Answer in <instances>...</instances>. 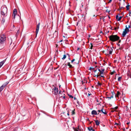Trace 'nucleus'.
Here are the masks:
<instances>
[{"mask_svg":"<svg viewBox=\"0 0 131 131\" xmlns=\"http://www.w3.org/2000/svg\"><path fill=\"white\" fill-rule=\"evenodd\" d=\"M120 9H121L122 8H124L123 7H120Z\"/></svg>","mask_w":131,"mask_h":131,"instance_id":"nucleus-56","label":"nucleus"},{"mask_svg":"<svg viewBox=\"0 0 131 131\" xmlns=\"http://www.w3.org/2000/svg\"><path fill=\"white\" fill-rule=\"evenodd\" d=\"M62 41H63V40H61L60 41V42H62Z\"/></svg>","mask_w":131,"mask_h":131,"instance_id":"nucleus-62","label":"nucleus"},{"mask_svg":"<svg viewBox=\"0 0 131 131\" xmlns=\"http://www.w3.org/2000/svg\"><path fill=\"white\" fill-rule=\"evenodd\" d=\"M117 45H118V47H119V46H120V44H119L118 43H117Z\"/></svg>","mask_w":131,"mask_h":131,"instance_id":"nucleus-51","label":"nucleus"},{"mask_svg":"<svg viewBox=\"0 0 131 131\" xmlns=\"http://www.w3.org/2000/svg\"><path fill=\"white\" fill-rule=\"evenodd\" d=\"M92 131H95V130L93 129H92Z\"/></svg>","mask_w":131,"mask_h":131,"instance_id":"nucleus-60","label":"nucleus"},{"mask_svg":"<svg viewBox=\"0 0 131 131\" xmlns=\"http://www.w3.org/2000/svg\"><path fill=\"white\" fill-rule=\"evenodd\" d=\"M94 77H96V78H97L98 77L100 76V75L98 74V73H96V74H94Z\"/></svg>","mask_w":131,"mask_h":131,"instance_id":"nucleus-20","label":"nucleus"},{"mask_svg":"<svg viewBox=\"0 0 131 131\" xmlns=\"http://www.w3.org/2000/svg\"><path fill=\"white\" fill-rule=\"evenodd\" d=\"M6 37L4 34L1 35L0 36V43H3L5 40Z\"/></svg>","mask_w":131,"mask_h":131,"instance_id":"nucleus-3","label":"nucleus"},{"mask_svg":"<svg viewBox=\"0 0 131 131\" xmlns=\"http://www.w3.org/2000/svg\"><path fill=\"white\" fill-rule=\"evenodd\" d=\"M105 17H103L102 18V19L103 20V22H105V19L104 18Z\"/></svg>","mask_w":131,"mask_h":131,"instance_id":"nucleus-35","label":"nucleus"},{"mask_svg":"<svg viewBox=\"0 0 131 131\" xmlns=\"http://www.w3.org/2000/svg\"><path fill=\"white\" fill-rule=\"evenodd\" d=\"M20 32V30H18L17 31V33H19Z\"/></svg>","mask_w":131,"mask_h":131,"instance_id":"nucleus-52","label":"nucleus"},{"mask_svg":"<svg viewBox=\"0 0 131 131\" xmlns=\"http://www.w3.org/2000/svg\"><path fill=\"white\" fill-rule=\"evenodd\" d=\"M117 29V28H116V27H115V30H116Z\"/></svg>","mask_w":131,"mask_h":131,"instance_id":"nucleus-63","label":"nucleus"},{"mask_svg":"<svg viewBox=\"0 0 131 131\" xmlns=\"http://www.w3.org/2000/svg\"><path fill=\"white\" fill-rule=\"evenodd\" d=\"M110 10L107 9L106 11V12L109 13L110 12Z\"/></svg>","mask_w":131,"mask_h":131,"instance_id":"nucleus-40","label":"nucleus"},{"mask_svg":"<svg viewBox=\"0 0 131 131\" xmlns=\"http://www.w3.org/2000/svg\"><path fill=\"white\" fill-rule=\"evenodd\" d=\"M119 16L118 15H117L116 16V18L118 20V18H119Z\"/></svg>","mask_w":131,"mask_h":131,"instance_id":"nucleus-37","label":"nucleus"},{"mask_svg":"<svg viewBox=\"0 0 131 131\" xmlns=\"http://www.w3.org/2000/svg\"><path fill=\"white\" fill-rule=\"evenodd\" d=\"M128 14H127L126 16V17H128Z\"/></svg>","mask_w":131,"mask_h":131,"instance_id":"nucleus-58","label":"nucleus"},{"mask_svg":"<svg viewBox=\"0 0 131 131\" xmlns=\"http://www.w3.org/2000/svg\"><path fill=\"white\" fill-rule=\"evenodd\" d=\"M109 31H107L106 32V33H108L109 32Z\"/></svg>","mask_w":131,"mask_h":131,"instance_id":"nucleus-55","label":"nucleus"},{"mask_svg":"<svg viewBox=\"0 0 131 131\" xmlns=\"http://www.w3.org/2000/svg\"><path fill=\"white\" fill-rule=\"evenodd\" d=\"M75 110L74 109V110H73L72 111V112H71L72 113V115H73L75 114V113L74 112Z\"/></svg>","mask_w":131,"mask_h":131,"instance_id":"nucleus-26","label":"nucleus"},{"mask_svg":"<svg viewBox=\"0 0 131 131\" xmlns=\"http://www.w3.org/2000/svg\"><path fill=\"white\" fill-rule=\"evenodd\" d=\"M107 52L106 54V55H108L109 54H112L113 49L111 47L107 48Z\"/></svg>","mask_w":131,"mask_h":131,"instance_id":"nucleus-6","label":"nucleus"},{"mask_svg":"<svg viewBox=\"0 0 131 131\" xmlns=\"http://www.w3.org/2000/svg\"><path fill=\"white\" fill-rule=\"evenodd\" d=\"M119 40V41H118V43H120L121 42V40L120 39H119L118 40Z\"/></svg>","mask_w":131,"mask_h":131,"instance_id":"nucleus-50","label":"nucleus"},{"mask_svg":"<svg viewBox=\"0 0 131 131\" xmlns=\"http://www.w3.org/2000/svg\"><path fill=\"white\" fill-rule=\"evenodd\" d=\"M77 60V59H73L72 60H71V62L72 63L74 61H75Z\"/></svg>","mask_w":131,"mask_h":131,"instance_id":"nucleus-28","label":"nucleus"},{"mask_svg":"<svg viewBox=\"0 0 131 131\" xmlns=\"http://www.w3.org/2000/svg\"><path fill=\"white\" fill-rule=\"evenodd\" d=\"M80 49V48H77V50H79Z\"/></svg>","mask_w":131,"mask_h":131,"instance_id":"nucleus-61","label":"nucleus"},{"mask_svg":"<svg viewBox=\"0 0 131 131\" xmlns=\"http://www.w3.org/2000/svg\"><path fill=\"white\" fill-rule=\"evenodd\" d=\"M69 97L70 98H73V96L71 95H69Z\"/></svg>","mask_w":131,"mask_h":131,"instance_id":"nucleus-38","label":"nucleus"},{"mask_svg":"<svg viewBox=\"0 0 131 131\" xmlns=\"http://www.w3.org/2000/svg\"><path fill=\"white\" fill-rule=\"evenodd\" d=\"M7 8L5 7L2 6L1 14L4 16H6L7 14Z\"/></svg>","mask_w":131,"mask_h":131,"instance_id":"nucleus-2","label":"nucleus"},{"mask_svg":"<svg viewBox=\"0 0 131 131\" xmlns=\"http://www.w3.org/2000/svg\"><path fill=\"white\" fill-rule=\"evenodd\" d=\"M53 90L54 91L53 94L56 95H57L58 93V89L56 87L54 86V88L53 89Z\"/></svg>","mask_w":131,"mask_h":131,"instance_id":"nucleus-8","label":"nucleus"},{"mask_svg":"<svg viewBox=\"0 0 131 131\" xmlns=\"http://www.w3.org/2000/svg\"><path fill=\"white\" fill-rule=\"evenodd\" d=\"M122 77H119L118 79V81H120L121 79H122Z\"/></svg>","mask_w":131,"mask_h":131,"instance_id":"nucleus-27","label":"nucleus"},{"mask_svg":"<svg viewBox=\"0 0 131 131\" xmlns=\"http://www.w3.org/2000/svg\"><path fill=\"white\" fill-rule=\"evenodd\" d=\"M101 71L100 72V77L104 78V76L103 75V72L105 71V69L104 68H102L101 69Z\"/></svg>","mask_w":131,"mask_h":131,"instance_id":"nucleus-9","label":"nucleus"},{"mask_svg":"<svg viewBox=\"0 0 131 131\" xmlns=\"http://www.w3.org/2000/svg\"><path fill=\"white\" fill-rule=\"evenodd\" d=\"M101 112L103 113L104 114H106L107 113L106 111L105 110H104L103 108H102L101 110Z\"/></svg>","mask_w":131,"mask_h":131,"instance_id":"nucleus-13","label":"nucleus"},{"mask_svg":"<svg viewBox=\"0 0 131 131\" xmlns=\"http://www.w3.org/2000/svg\"><path fill=\"white\" fill-rule=\"evenodd\" d=\"M115 111V110L113 108H112L111 111L112 112H114Z\"/></svg>","mask_w":131,"mask_h":131,"instance_id":"nucleus-31","label":"nucleus"},{"mask_svg":"<svg viewBox=\"0 0 131 131\" xmlns=\"http://www.w3.org/2000/svg\"><path fill=\"white\" fill-rule=\"evenodd\" d=\"M88 130L89 131L92 130L93 129L92 127L91 126H90L88 128Z\"/></svg>","mask_w":131,"mask_h":131,"instance_id":"nucleus-22","label":"nucleus"},{"mask_svg":"<svg viewBox=\"0 0 131 131\" xmlns=\"http://www.w3.org/2000/svg\"><path fill=\"white\" fill-rule=\"evenodd\" d=\"M66 57V55H64L63 58H62L63 60L65 59Z\"/></svg>","mask_w":131,"mask_h":131,"instance_id":"nucleus-30","label":"nucleus"},{"mask_svg":"<svg viewBox=\"0 0 131 131\" xmlns=\"http://www.w3.org/2000/svg\"><path fill=\"white\" fill-rule=\"evenodd\" d=\"M8 83L9 82H7L0 87V92L2 91L3 89Z\"/></svg>","mask_w":131,"mask_h":131,"instance_id":"nucleus-5","label":"nucleus"},{"mask_svg":"<svg viewBox=\"0 0 131 131\" xmlns=\"http://www.w3.org/2000/svg\"><path fill=\"white\" fill-rule=\"evenodd\" d=\"M5 22V19H3V18H2V22L3 23Z\"/></svg>","mask_w":131,"mask_h":131,"instance_id":"nucleus-34","label":"nucleus"},{"mask_svg":"<svg viewBox=\"0 0 131 131\" xmlns=\"http://www.w3.org/2000/svg\"><path fill=\"white\" fill-rule=\"evenodd\" d=\"M124 108H126V111H127V110H128V109H127V108H128V107L127 106H124Z\"/></svg>","mask_w":131,"mask_h":131,"instance_id":"nucleus-42","label":"nucleus"},{"mask_svg":"<svg viewBox=\"0 0 131 131\" xmlns=\"http://www.w3.org/2000/svg\"><path fill=\"white\" fill-rule=\"evenodd\" d=\"M110 40L112 42H114L118 40L119 38V37L117 35H112L109 36Z\"/></svg>","mask_w":131,"mask_h":131,"instance_id":"nucleus-1","label":"nucleus"},{"mask_svg":"<svg viewBox=\"0 0 131 131\" xmlns=\"http://www.w3.org/2000/svg\"><path fill=\"white\" fill-rule=\"evenodd\" d=\"M98 70H99V71L100 72L101 71V69H98Z\"/></svg>","mask_w":131,"mask_h":131,"instance_id":"nucleus-49","label":"nucleus"},{"mask_svg":"<svg viewBox=\"0 0 131 131\" xmlns=\"http://www.w3.org/2000/svg\"><path fill=\"white\" fill-rule=\"evenodd\" d=\"M67 114L68 116H69V113L68 112L67 113Z\"/></svg>","mask_w":131,"mask_h":131,"instance_id":"nucleus-57","label":"nucleus"},{"mask_svg":"<svg viewBox=\"0 0 131 131\" xmlns=\"http://www.w3.org/2000/svg\"><path fill=\"white\" fill-rule=\"evenodd\" d=\"M118 108V106H116L114 108H113L115 110H116Z\"/></svg>","mask_w":131,"mask_h":131,"instance_id":"nucleus-39","label":"nucleus"},{"mask_svg":"<svg viewBox=\"0 0 131 131\" xmlns=\"http://www.w3.org/2000/svg\"><path fill=\"white\" fill-rule=\"evenodd\" d=\"M116 61H117L116 60H114V62H116Z\"/></svg>","mask_w":131,"mask_h":131,"instance_id":"nucleus-59","label":"nucleus"},{"mask_svg":"<svg viewBox=\"0 0 131 131\" xmlns=\"http://www.w3.org/2000/svg\"><path fill=\"white\" fill-rule=\"evenodd\" d=\"M96 71L97 70H94V72L95 73Z\"/></svg>","mask_w":131,"mask_h":131,"instance_id":"nucleus-54","label":"nucleus"},{"mask_svg":"<svg viewBox=\"0 0 131 131\" xmlns=\"http://www.w3.org/2000/svg\"><path fill=\"white\" fill-rule=\"evenodd\" d=\"M127 33L126 32H125V31H124L122 34V36L123 37H124Z\"/></svg>","mask_w":131,"mask_h":131,"instance_id":"nucleus-16","label":"nucleus"},{"mask_svg":"<svg viewBox=\"0 0 131 131\" xmlns=\"http://www.w3.org/2000/svg\"><path fill=\"white\" fill-rule=\"evenodd\" d=\"M59 94L60 98H61L62 97L64 99H65V95L62 92H61V91H59Z\"/></svg>","mask_w":131,"mask_h":131,"instance_id":"nucleus-7","label":"nucleus"},{"mask_svg":"<svg viewBox=\"0 0 131 131\" xmlns=\"http://www.w3.org/2000/svg\"><path fill=\"white\" fill-rule=\"evenodd\" d=\"M68 66H69L70 68H72V66L70 64V63L68 62Z\"/></svg>","mask_w":131,"mask_h":131,"instance_id":"nucleus-24","label":"nucleus"},{"mask_svg":"<svg viewBox=\"0 0 131 131\" xmlns=\"http://www.w3.org/2000/svg\"><path fill=\"white\" fill-rule=\"evenodd\" d=\"M131 14V12L130 11L129 13V15L130 16H131V15H130Z\"/></svg>","mask_w":131,"mask_h":131,"instance_id":"nucleus-45","label":"nucleus"},{"mask_svg":"<svg viewBox=\"0 0 131 131\" xmlns=\"http://www.w3.org/2000/svg\"><path fill=\"white\" fill-rule=\"evenodd\" d=\"M98 84L100 86H101V84L99 82H98Z\"/></svg>","mask_w":131,"mask_h":131,"instance_id":"nucleus-46","label":"nucleus"},{"mask_svg":"<svg viewBox=\"0 0 131 131\" xmlns=\"http://www.w3.org/2000/svg\"><path fill=\"white\" fill-rule=\"evenodd\" d=\"M124 31H125V32H126L127 33L129 31V29H128V28H126L125 29Z\"/></svg>","mask_w":131,"mask_h":131,"instance_id":"nucleus-21","label":"nucleus"},{"mask_svg":"<svg viewBox=\"0 0 131 131\" xmlns=\"http://www.w3.org/2000/svg\"><path fill=\"white\" fill-rule=\"evenodd\" d=\"M122 16H120L118 18V21H119L121 18L122 17Z\"/></svg>","mask_w":131,"mask_h":131,"instance_id":"nucleus-32","label":"nucleus"},{"mask_svg":"<svg viewBox=\"0 0 131 131\" xmlns=\"http://www.w3.org/2000/svg\"><path fill=\"white\" fill-rule=\"evenodd\" d=\"M74 131H79L78 130H76V129H75V130H74Z\"/></svg>","mask_w":131,"mask_h":131,"instance_id":"nucleus-64","label":"nucleus"},{"mask_svg":"<svg viewBox=\"0 0 131 131\" xmlns=\"http://www.w3.org/2000/svg\"><path fill=\"white\" fill-rule=\"evenodd\" d=\"M130 5H127L126 6V8H127V10H129V6Z\"/></svg>","mask_w":131,"mask_h":131,"instance_id":"nucleus-25","label":"nucleus"},{"mask_svg":"<svg viewBox=\"0 0 131 131\" xmlns=\"http://www.w3.org/2000/svg\"><path fill=\"white\" fill-rule=\"evenodd\" d=\"M5 60H3L0 62V68L2 66L4 63H5Z\"/></svg>","mask_w":131,"mask_h":131,"instance_id":"nucleus-14","label":"nucleus"},{"mask_svg":"<svg viewBox=\"0 0 131 131\" xmlns=\"http://www.w3.org/2000/svg\"><path fill=\"white\" fill-rule=\"evenodd\" d=\"M95 123L96 125H98L100 124V122L98 120L95 121Z\"/></svg>","mask_w":131,"mask_h":131,"instance_id":"nucleus-19","label":"nucleus"},{"mask_svg":"<svg viewBox=\"0 0 131 131\" xmlns=\"http://www.w3.org/2000/svg\"><path fill=\"white\" fill-rule=\"evenodd\" d=\"M74 63L75 64H78L79 63V61L77 59V60L74 61Z\"/></svg>","mask_w":131,"mask_h":131,"instance_id":"nucleus-23","label":"nucleus"},{"mask_svg":"<svg viewBox=\"0 0 131 131\" xmlns=\"http://www.w3.org/2000/svg\"><path fill=\"white\" fill-rule=\"evenodd\" d=\"M91 47H90V49H92V47H93V45H92V44L91 43Z\"/></svg>","mask_w":131,"mask_h":131,"instance_id":"nucleus-41","label":"nucleus"},{"mask_svg":"<svg viewBox=\"0 0 131 131\" xmlns=\"http://www.w3.org/2000/svg\"><path fill=\"white\" fill-rule=\"evenodd\" d=\"M120 92L118 91L117 92V94L115 95V97H118L119 95L120 94Z\"/></svg>","mask_w":131,"mask_h":131,"instance_id":"nucleus-17","label":"nucleus"},{"mask_svg":"<svg viewBox=\"0 0 131 131\" xmlns=\"http://www.w3.org/2000/svg\"><path fill=\"white\" fill-rule=\"evenodd\" d=\"M91 114L92 115H97L98 114H99V113H98V114L97 113L96 111L94 110H93L92 111Z\"/></svg>","mask_w":131,"mask_h":131,"instance_id":"nucleus-12","label":"nucleus"},{"mask_svg":"<svg viewBox=\"0 0 131 131\" xmlns=\"http://www.w3.org/2000/svg\"><path fill=\"white\" fill-rule=\"evenodd\" d=\"M94 70V68H91V67H90L89 69V70Z\"/></svg>","mask_w":131,"mask_h":131,"instance_id":"nucleus-36","label":"nucleus"},{"mask_svg":"<svg viewBox=\"0 0 131 131\" xmlns=\"http://www.w3.org/2000/svg\"><path fill=\"white\" fill-rule=\"evenodd\" d=\"M127 75L130 78H131V72L129 71L127 73Z\"/></svg>","mask_w":131,"mask_h":131,"instance_id":"nucleus-18","label":"nucleus"},{"mask_svg":"<svg viewBox=\"0 0 131 131\" xmlns=\"http://www.w3.org/2000/svg\"><path fill=\"white\" fill-rule=\"evenodd\" d=\"M115 72V71L114 70V71H113L112 72H111V73L110 74L111 75H113Z\"/></svg>","mask_w":131,"mask_h":131,"instance_id":"nucleus-29","label":"nucleus"},{"mask_svg":"<svg viewBox=\"0 0 131 131\" xmlns=\"http://www.w3.org/2000/svg\"><path fill=\"white\" fill-rule=\"evenodd\" d=\"M118 47L119 48V49L121 50L123 48L121 46V47L120 46Z\"/></svg>","mask_w":131,"mask_h":131,"instance_id":"nucleus-43","label":"nucleus"},{"mask_svg":"<svg viewBox=\"0 0 131 131\" xmlns=\"http://www.w3.org/2000/svg\"><path fill=\"white\" fill-rule=\"evenodd\" d=\"M115 94V93L114 92H111V96H110L112 98H113V96Z\"/></svg>","mask_w":131,"mask_h":131,"instance_id":"nucleus-15","label":"nucleus"},{"mask_svg":"<svg viewBox=\"0 0 131 131\" xmlns=\"http://www.w3.org/2000/svg\"><path fill=\"white\" fill-rule=\"evenodd\" d=\"M91 94V93H90L88 94V96H89Z\"/></svg>","mask_w":131,"mask_h":131,"instance_id":"nucleus-47","label":"nucleus"},{"mask_svg":"<svg viewBox=\"0 0 131 131\" xmlns=\"http://www.w3.org/2000/svg\"><path fill=\"white\" fill-rule=\"evenodd\" d=\"M112 1V0H110L109 1V2L108 3H110Z\"/></svg>","mask_w":131,"mask_h":131,"instance_id":"nucleus-53","label":"nucleus"},{"mask_svg":"<svg viewBox=\"0 0 131 131\" xmlns=\"http://www.w3.org/2000/svg\"><path fill=\"white\" fill-rule=\"evenodd\" d=\"M108 97V99H111V98H112V97H111V96L110 97Z\"/></svg>","mask_w":131,"mask_h":131,"instance_id":"nucleus-48","label":"nucleus"},{"mask_svg":"<svg viewBox=\"0 0 131 131\" xmlns=\"http://www.w3.org/2000/svg\"><path fill=\"white\" fill-rule=\"evenodd\" d=\"M37 51L39 54H40L41 55V56L43 55L44 50L42 48L40 47H38V48Z\"/></svg>","mask_w":131,"mask_h":131,"instance_id":"nucleus-4","label":"nucleus"},{"mask_svg":"<svg viewBox=\"0 0 131 131\" xmlns=\"http://www.w3.org/2000/svg\"><path fill=\"white\" fill-rule=\"evenodd\" d=\"M17 12L16 9H15L13 11V16H14V18H15V16L17 14Z\"/></svg>","mask_w":131,"mask_h":131,"instance_id":"nucleus-11","label":"nucleus"},{"mask_svg":"<svg viewBox=\"0 0 131 131\" xmlns=\"http://www.w3.org/2000/svg\"><path fill=\"white\" fill-rule=\"evenodd\" d=\"M63 37L64 38V39L65 40H66L67 39V38L66 37L64 36H63Z\"/></svg>","mask_w":131,"mask_h":131,"instance_id":"nucleus-44","label":"nucleus"},{"mask_svg":"<svg viewBox=\"0 0 131 131\" xmlns=\"http://www.w3.org/2000/svg\"><path fill=\"white\" fill-rule=\"evenodd\" d=\"M40 25V23H39L37 25L36 27V36H37V34L38 33V31L39 29V26Z\"/></svg>","mask_w":131,"mask_h":131,"instance_id":"nucleus-10","label":"nucleus"},{"mask_svg":"<svg viewBox=\"0 0 131 131\" xmlns=\"http://www.w3.org/2000/svg\"><path fill=\"white\" fill-rule=\"evenodd\" d=\"M82 82V83H87V81L86 80H84V81H83Z\"/></svg>","mask_w":131,"mask_h":131,"instance_id":"nucleus-33","label":"nucleus"}]
</instances>
